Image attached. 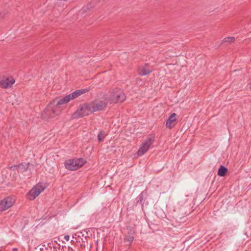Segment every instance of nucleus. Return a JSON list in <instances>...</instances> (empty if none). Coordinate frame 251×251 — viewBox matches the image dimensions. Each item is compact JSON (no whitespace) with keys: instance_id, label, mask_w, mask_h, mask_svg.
Returning a JSON list of instances; mask_svg holds the SVG:
<instances>
[{"instance_id":"nucleus-1","label":"nucleus","mask_w":251,"mask_h":251,"mask_svg":"<svg viewBox=\"0 0 251 251\" xmlns=\"http://www.w3.org/2000/svg\"><path fill=\"white\" fill-rule=\"evenodd\" d=\"M55 100L51 101L42 112L43 119L48 120L60 114L61 109L59 106L55 105Z\"/></svg>"},{"instance_id":"nucleus-2","label":"nucleus","mask_w":251,"mask_h":251,"mask_svg":"<svg viewBox=\"0 0 251 251\" xmlns=\"http://www.w3.org/2000/svg\"><path fill=\"white\" fill-rule=\"evenodd\" d=\"M126 98V95L123 91L120 89L116 88L110 92V96L106 98L105 100L111 103H117L123 101Z\"/></svg>"},{"instance_id":"nucleus-3","label":"nucleus","mask_w":251,"mask_h":251,"mask_svg":"<svg viewBox=\"0 0 251 251\" xmlns=\"http://www.w3.org/2000/svg\"><path fill=\"white\" fill-rule=\"evenodd\" d=\"M91 113L89 103H84L79 105L77 110L72 114V119H78L88 115Z\"/></svg>"},{"instance_id":"nucleus-4","label":"nucleus","mask_w":251,"mask_h":251,"mask_svg":"<svg viewBox=\"0 0 251 251\" xmlns=\"http://www.w3.org/2000/svg\"><path fill=\"white\" fill-rule=\"evenodd\" d=\"M85 161L82 158L72 159L65 162L66 168L69 170H76L84 164Z\"/></svg>"},{"instance_id":"nucleus-5","label":"nucleus","mask_w":251,"mask_h":251,"mask_svg":"<svg viewBox=\"0 0 251 251\" xmlns=\"http://www.w3.org/2000/svg\"><path fill=\"white\" fill-rule=\"evenodd\" d=\"M91 109V113L104 110L107 106V102L105 101L97 100L89 103Z\"/></svg>"},{"instance_id":"nucleus-6","label":"nucleus","mask_w":251,"mask_h":251,"mask_svg":"<svg viewBox=\"0 0 251 251\" xmlns=\"http://www.w3.org/2000/svg\"><path fill=\"white\" fill-rule=\"evenodd\" d=\"M154 142V137H148L141 145V146L138 151L137 154L139 156H141L145 154L149 149L151 146Z\"/></svg>"},{"instance_id":"nucleus-7","label":"nucleus","mask_w":251,"mask_h":251,"mask_svg":"<svg viewBox=\"0 0 251 251\" xmlns=\"http://www.w3.org/2000/svg\"><path fill=\"white\" fill-rule=\"evenodd\" d=\"M44 188L42 185H37L33 187L27 194L28 199L30 200H33L43 190Z\"/></svg>"},{"instance_id":"nucleus-8","label":"nucleus","mask_w":251,"mask_h":251,"mask_svg":"<svg viewBox=\"0 0 251 251\" xmlns=\"http://www.w3.org/2000/svg\"><path fill=\"white\" fill-rule=\"evenodd\" d=\"M14 203V201L11 197H8L0 201V211H4L11 207Z\"/></svg>"},{"instance_id":"nucleus-9","label":"nucleus","mask_w":251,"mask_h":251,"mask_svg":"<svg viewBox=\"0 0 251 251\" xmlns=\"http://www.w3.org/2000/svg\"><path fill=\"white\" fill-rule=\"evenodd\" d=\"M15 82L13 78H8L6 76H0V87L2 88L11 87Z\"/></svg>"},{"instance_id":"nucleus-10","label":"nucleus","mask_w":251,"mask_h":251,"mask_svg":"<svg viewBox=\"0 0 251 251\" xmlns=\"http://www.w3.org/2000/svg\"><path fill=\"white\" fill-rule=\"evenodd\" d=\"M177 124L176 114L175 113H172L166 120V126L172 129Z\"/></svg>"},{"instance_id":"nucleus-11","label":"nucleus","mask_w":251,"mask_h":251,"mask_svg":"<svg viewBox=\"0 0 251 251\" xmlns=\"http://www.w3.org/2000/svg\"><path fill=\"white\" fill-rule=\"evenodd\" d=\"M148 64H145L144 66H140L138 69V74L142 76L150 74L152 70L148 69Z\"/></svg>"},{"instance_id":"nucleus-12","label":"nucleus","mask_w":251,"mask_h":251,"mask_svg":"<svg viewBox=\"0 0 251 251\" xmlns=\"http://www.w3.org/2000/svg\"><path fill=\"white\" fill-rule=\"evenodd\" d=\"M88 91V90L87 89H85L77 90L68 95V97L70 98V100H72Z\"/></svg>"},{"instance_id":"nucleus-13","label":"nucleus","mask_w":251,"mask_h":251,"mask_svg":"<svg viewBox=\"0 0 251 251\" xmlns=\"http://www.w3.org/2000/svg\"><path fill=\"white\" fill-rule=\"evenodd\" d=\"M55 100V105H57V106H59L60 105L66 104L71 100L70 98L69 97H68V95L66 96L62 99H60L57 101H56V100Z\"/></svg>"},{"instance_id":"nucleus-14","label":"nucleus","mask_w":251,"mask_h":251,"mask_svg":"<svg viewBox=\"0 0 251 251\" xmlns=\"http://www.w3.org/2000/svg\"><path fill=\"white\" fill-rule=\"evenodd\" d=\"M227 168L225 166L221 165L218 169V175L220 176H224L227 172Z\"/></svg>"},{"instance_id":"nucleus-15","label":"nucleus","mask_w":251,"mask_h":251,"mask_svg":"<svg viewBox=\"0 0 251 251\" xmlns=\"http://www.w3.org/2000/svg\"><path fill=\"white\" fill-rule=\"evenodd\" d=\"M134 237L133 235H126L124 237L125 242H128L129 245H131L134 240Z\"/></svg>"},{"instance_id":"nucleus-16","label":"nucleus","mask_w":251,"mask_h":251,"mask_svg":"<svg viewBox=\"0 0 251 251\" xmlns=\"http://www.w3.org/2000/svg\"><path fill=\"white\" fill-rule=\"evenodd\" d=\"M84 236V234H83L82 232H77L75 233L73 236V238H75L76 240L78 238H81L82 240V242H85V241L82 238Z\"/></svg>"},{"instance_id":"nucleus-17","label":"nucleus","mask_w":251,"mask_h":251,"mask_svg":"<svg viewBox=\"0 0 251 251\" xmlns=\"http://www.w3.org/2000/svg\"><path fill=\"white\" fill-rule=\"evenodd\" d=\"M106 134L105 132L103 130L100 131L98 135V139L100 142H102L104 140V138Z\"/></svg>"},{"instance_id":"nucleus-18","label":"nucleus","mask_w":251,"mask_h":251,"mask_svg":"<svg viewBox=\"0 0 251 251\" xmlns=\"http://www.w3.org/2000/svg\"><path fill=\"white\" fill-rule=\"evenodd\" d=\"M28 168V164H21L19 165V169L21 170L22 172L26 171Z\"/></svg>"},{"instance_id":"nucleus-19","label":"nucleus","mask_w":251,"mask_h":251,"mask_svg":"<svg viewBox=\"0 0 251 251\" xmlns=\"http://www.w3.org/2000/svg\"><path fill=\"white\" fill-rule=\"evenodd\" d=\"M234 41H235L234 37H228L225 38L223 40V42L224 43H230L233 42Z\"/></svg>"},{"instance_id":"nucleus-20","label":"nucleus","mask_w":251,"mask_h":251,"mask_svg":"<svg viewBox=\"0 0 251 251\" xmlns=\"http://www.w3.org/2000/svg\"><path fill=\"white\" fill-rule=\"evenodd\" d=\"M143 197H144L143 192H141L138 197V202L141 203L143 201Z\"/></svg>"},{"instance_id":"nucleus-21","label":"nucleus","mask_w":251,"mask_h":251,"mask_svg":"<svg viewBox=\"0 0 251 251\" xmlns=\"http://www.w3.org/2000/svg\"><path fill=\"white\" fill-rule=\"evenodd\" d=\"M134 230L131 227L128 228V232L126 235H133L134 236Z\"/></svg>"},{"instance_id":"nucleus-22","label":"nucleus","mask_w":251,"mask_h":251,"mask_svg":"<svg viewBox=\"0 0 251 251\" xmlns=\"http://www.w3.org/2000/svg\"><path fill=\"white\" fill-rule=\"evenodd\" d=\"M64 239L67 241H68L70 240V236L69 235H66L64 236Z\"/></svg>"},{"instance_id":"nucleus-23","label":"nucleus","mask_w":251,"mask_h":251,"mask_svg":"<svg viewBox=\"0 0 251 251\" xmlns=\"http://www.w3.org/2000/svg\"><path fill=\"white\" fill-rule=\"evenodd\" d=\"M19 165H15L12 166L10 167V168H11V169L14 170V168H18L19 169Z\"/></svg>"},{"instance_id":"nucleus-24","label":"nucleus","mask_w":251,"mask_h":251,"mask_svg":"<svg viewBox=\"0 0 251 251\" xmlns=\"http://www.w3.org/2000/svg\"><path fill=\"white\" fill-rule=\"evenodd\" d=\"M12 251H18V249L17 248H13Z\"/></svg>"},{"instance_id":"nucleus-25","label":"nucleus","mask_w":251,"mask_h":251,"mask_svg":"<svg viewBox=\"0 0 251 251\" xmlns=\"http://www.w3.org/2000/svg\"><path fill=\"white\" fill-rule=\"evenodd\" d=\"M82 10H83V11H84V10H85V8H84V7H83V8L82 9Z\"/></svg>"},{"instance_id":"nucleus-26","label":"nucleus","mask_w":251,"mask_h":251,"mask_svg":"<svg viewBox=\"0 0 251 251\" xmlns=\"http://www.w3.org/2000/svg\"><path fill=\"white\" fill-rule=\"evenodd\" d=\"M85 240H86V236H85Z\"/></svg>"}]
</instances>
